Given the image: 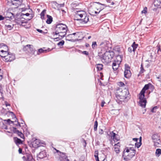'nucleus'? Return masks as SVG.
<instances>
[{
    "mask_svg": "<svg viewBox=\"0 0 161 161\" xmlns=\"http://www.w3.org/2000/svg\"><path fill=\"white\" fill-rule=\"evenodd\" d=\"M129 95V93L127 89L119 88L116 92L117 102L119 104H124L130 98Z\"/></svg>",
    "mask_w": 161,
    "mask_h": 161,
    "instance_id": "1",
    "label": "nucleus"
},
{
    "mask_svg": "<svg viewBox=\"0 0 161 161\" xmlns=\"http://www.w3.org/2000/svg\"><path fill=\"white\" fill-rule=\"evenodd\" d=\"M135 149V146L134 144H129L125 147L123 153V156L125 157L124 158L125 160H130L135 156L136 153Z\"/></svg>",
    "mask_w": 161,
    "mask_h": 161,
    "instance_id": "2",
    "label": "nucleus"
},
{
    "mask_svg": "<svg viewBox=\"0 0 161 161\" xmlns=\"http://www.w3.org/2000/svg\"><path fill=\"white\" fill-rule=\"evenodd\" d=\"M149 88V85L148 84L145 85L139 94V104L143 108L145 107L147 103L146 98H144V94L145 91L148 89Z\"/></svg>",
    "mask_w": 161,
    "mask_h": 161,
    "instance_id": "3",
    "label": "nucleus"
},
{
    "mask_svg": "<svg viewBox=\"0 0 161 161\" xmlns=\"http://www.w3.org/2000/svg\"><path fill=\"white\" fill-rule=\"evenodd\" d=\"M114 55V52L107 51L101 57V60L103 63H108L111 61Z\"/></svg>",
    "mask_w": 161,
    "mask_h": 161,
    "instance_id": "4",
    "label": "nucleus"
},
{
    "mask_svg": "<svg viewBox=\"0 0 161 161\" xmlns=\"http://www.w3.org/2000/svg\"><path fill=\"white\" fill-rule=\"evenodd\" d=\"M1 56L3 57L6 62H11L15 59V54L11 53H7V54Z\"/></svg>",
    "mask_w": 161,
    "mask_h": 161,
    "instance_id": "5",
    "label": "nucleus"
},
{
    "mask_svg": "<svg viewBox=\"0 0 161 161\" xmlns=\"http://www.w3.org/2000/svg\"><path fill=\"white\" fill-rule=\"evenodd\" d=\"M122 60L121 56L119 55L117 56L116 59L113 63L112 67L114 70H116L119 66V64Z\"/></svg>",
    "mask_w": 161,
    "mask_h": 161,
    "instance_id": "6",
    "label": "nucleus"
},
{
    "mask_svg": "<svg viewBox=\"0 0 161 161\" xmlns=\"http://www.w3.org/2000/svg\"><path fill=\"white\" fill-rule=\"evenodd\" d=\"M125 66L124 76L127 78H129L131 75V73L130 70V68L127 64H125Z\"/></svg>",
    "mask_w": 161,
    "mask_h": 161,
    "instance_id": "7",
    "label": "nucleus"
},
{
    "mask_svg": "<svg viewBox=\"0 0 161 161\" xmlns=\"http://www.w3.org/2000/svg\"><path fill=\"white\" fill-rule=\"evenodd\" d=\"M22 15H26V16H29L30 15H31V16H30V19H25L23 18H21L19 19V21H20V23H21L22 24H23L24 23H27V19H28V20H31V19H32L33 18V17L34 16V15L33 14H30L29 13H26L25 14H22L21 15V16Z\"/></svg>",
    "mask_w": 161,
    "mask_h": 161,
    "instance_id": "8",
    "label": "nucleus"
},
{
    "mask_svg": "<svg viewBox=\"0 0 161 161\" xmlns=\"http://www.w3.org/2000/svg\"><path fill=\"white\" fill-rule=\"evenodd\" d=\"M68 29L66 25L62 23H59L56 25L55 30H67Z\"/></svg>",
    "mask_w": 161,
    "mask_h": 161,
    "instance_id": "9",
    "label": "nucleus"
},
{
    "mask_svg": "<svg viewBox=\"0 0 161 161\" xmlns=\"http://www.w3.org/2000/svg\"><path fill=\"white\" fill-rule=\"evenodd\" d=\"M8 50V47L3 43L0 44V51L4 53L3 55L7 54V52Z\"/></svg>",
    "mask_w": 161,
    "mask_h": 161,
    "instance_id": "10",
    "label": "nucleus"
},
{
    "mask_svg": "<svg viewBox=\"0 0 161 161\" xmlns=\"http://www.w3.org/2000/svg\"><path fill=\"white\" fill-rule=\"evenodd\" d=\"M24 50L28 52H30L33 54H34L35 52V50L34 49L33 46L31 45H27L25 46L24 48Z\"/></svg>",
    "mask_w": 161,
    "mask_h": 161,
    "instance_id": "11",
    "label": "nucleus"
},
{
    "mask_svg": "<svg viewBox=\"0 0 161 161\" xmlns=\"http://www.w3.org/2000/svg\"><path fill=\"white\" fill-rule=\"evenodd\" d=\"M59 159L60 161H69L65 153H60L59 154Z\"/></svg>",
    "mask_w": 161,
    "mask_h": 161,
    "instance_id": "12",
    "label": "nucleus"
},
{
    "mask_svg": "<svg viewBox=\"0 0 161 161\" xmlns=\"http://www.w3.org/2000/svg\"><path fill=\"white\" fill-rule=\"evenodd\" d=\"M138 45L135 43V42H134L131 47H129L128 48V51L130 52L131 53L132 51L135 52L136 49L137 48Z\"/></svg>",
    "mask_w": 161,
    "mask_h": 161,
    "instance_id": "13",
    "label": "nucleus"
},
{
    "mask_svg": "<svg viewBox=\"0 0 161 161\" xmlns=\"http://www.w3.org/2000/svg\"><path fill=\"white\" fill-rule=\"evenodd\" d=\"M45 48L44 47L43 48H41L39 49L38 50V51L37 52V55H39L40 54L42 53H46L49 51H51L52 49H50V48H48L47 49H44Z\"/></svg>",
    "mask_w": 161,
    "mask_h": 161,
    "instance_id": "14",
    "label": "nucleus"
},
{
    "mask_svg": "<svg viewBox=\"0 0 161 161\" xmlns=\"http://www.w3.org/2000/svg\"><path fill=\"white\" fill-rule=\"evenodd\" d=\"M46 156V152L45 151L40 152L38 155V158L42 159Z\"/></svg>",
    "mask_w": 161,
    "mask_h": 161,
    "instance_id": "15",
    "label": "nucleus"
},
{
    "mask_svg": "<svg viewBox=\"0 0 161 161\" xmlns=\"http://www.w3.org/2000/svg\"><path fill=\"white\" fill-rule=\"evenodd\" d=\"M13 131L14 132L17 133L18 135L21 138H24V135L22 133L20 132L19 130H17L15 128H13Z\"/></svg>",
    "mask_w": 161,
    "mask_h": 161,
    "instance_id": "16",
    "label": "nucleus"
},
{
    "mask_svg": "<svg viewBox=\"0 0 161 161\" xmlns=\"http://www.w3.org/2000/svg\"><path fill=\"white\" fill-rule=\"evenodd\" d=\"M120 143L118 142L117 144H115L114 145V151L117 153L119 152Z\"/></svg>",
    "mask_w": 161,
    "mask_h": 161,
    "instance_id": "17",
    "label": "nucleus"
},
{
    "mask_svg": "<svg viewBox=\"0 0 161 161\" xmlns=\"http://www.w3.org/2000/svg\"><path fill=\"white\" fill-rule=\"evenodd\" d=\"M108 43L106 41H105L103 42H102L100 44V46H101V47L104 48L105 49H106L108 48Z\"/></svg>",
    "mask_w": 161,
    "mask_h": 161,
    "instance_id": "18",
    "label": "nucleus"
},
{
    "mask_svg": "<svg viewBox=\"0 0 161 161\" xmlns=\"http://www.w3.org/2000/svg\"><path fill=\"white\" fill-rule=\"evenodd\" d=\"M47 19L46 20V23L47 24H50L53 21V18L50 15H47Z\"/></svg>",
    "mask_w": 161,
    "mask_h": 161,
    "instance_id": "19",
    "label": "nucleus"
},
{
    "mask_svg": "<svg viewBox=\"0 0 161 161\" xmlns=\"http://www.w3.org/2000/svg\"><path fill=\"white\" fill-rule=\"evenodd\" d=\"M8 14L9 16L6 17V18H8V19L11 20L14 19L15 16L13 13H8Z\"/></svg>",
    "mask_w": 161,
    "mask_h": 161,
    "instance_id": "20",
    "label": "nucleus"
},
{
    "mask_svg": "<svg viewBox=\"0 0 161 161\" xmlns=\"http://www.w3.org/2000/svg\"><path fill=\"white\" fill-rule=\"evenodd\" d=\"M100 29L107 30L109 29L108 27L105 24H102L100 27Z\"/></svg>",
    "mask_w": 161,
    "mask_h": 161,
    "instance_id": "21",
    "label": "nucleus"
},
{
    "mask_svg": "<svg viewBox=\"0 0 161 161\" xmlns=\"http://www.w3.org/2000/svg\"><path fill=\"white\" fill-rule=\"evenodd\" d=\"M152 139L153 141V142L154 141H156L158 140H160L159 136L157 134H155L153 135L152 136Z\"/></svg>",
    "mask_w": 161,
    "mask_h": 161,
    "instance_id": "22",
    "label": "nucleus"
},
{
    "mask_svg": "<svg viewBox=\"0 0 161 161\" xmlns=\"http://www.w3.org/2000/svg\"><path fill=\"white\" fill-rule=\"evenodd\" d=\"M26 161H35L32 156L30 154L27 155Z\"/></svg>",
    "mask_w": 161,
    "mask_h": 161,
    "instance_id": "23",
    "label": "nucleus"
},
{
    "mask_svg": "<svg viewBox=\"0 0 161 161\" xmlns=\"http://www.w3.org/2000/svg\"><path fill=\"white\" fill-rule=\"evenodd\" d=\"M14 141L15 143L17 145L22 143V142L20 139H19L17 137H15L14 138Z\"/></svg>",
    "mask_w": 161,
    "mask_h": 161,
    "instance_id": "24",
    "label": "nucleus"
},
{
    "mask_svg": "<svg viewBox=\"0 0 161 161\" xmlns=\"http://www.w3.org/2000/svg\"><path fill=\"white\" fill-rule=\"evenodd\" d=\"M81 20H83V22L84 23H87L89 20V18L88 16H87L85 15H84V18L81 19Z\"/></svg>",
    "mask_w": 161,
    "mask_h": 161,
    "instance_id": "25",
    "label": "nucleus"
},
{
    "mask_svg": "<svg viewBox=\"0 0 161 161\" xmlns=\"http://www.w3.org/2000/svg\"><path fill=\"white\" fill-rule=\"evenodd\" d=\"M154 143V146L157 147H158L160 145V140H158L156 141H154L153 142Z\"/></svg>",
    "mask_w": 161,
    "mask_h": 161,
    "instance_id": "26",
    "label": "nucleus"
},
{
    "mask_svg": "<svg viewBox=\"0 0 161 161\" xmlns=\"http://www.w3.org/2000/svg\"><path fill=\"white\" fill-rule=\"evenodd\" d=\"M156 156L159 157L161 154V149H157L155 152Z\"/></svg>",
    "mask_w": 161,
    "mask_h": 161,
    "instance_id": "27",
    "label": "nucleus"
},
{
    "mask_svg": "<svg viewBox=\"0 0 161 161\" xmlns=\"http://www.w3.org/2000/svg\"><path fill=\"white\" fill-rule=\"evenodd\" d=\"M46 12V10L45 9H44L40 14L41 18L42 19H43L44 18Z\"/></svg>",
    "mask_w": 161,
    "mask_h": 161,
    "instance_id": "28",
    "label": "nucleus"
},
{
    "mask_svg": "<svg viewBox=\"0 0 161 161\" xmlns=\"http://www.w3.org/2000/svg\"><path fill=\"white\" fill-rule=\"evenodd\" d=\"M103 65L101 64H98L97 65V68L98 70H101L103 69Z\"/></svg>",
    "mask_w": 161,
    "mask_h": 161,
    "instance_id": "29",
    "label": "nucleus"
},
{
    "mask_svg": "<svg viewBox=\"0 0 161 161\" xmlns=\"http://www.w3.org/2000/svg\"><path fill=\"white\" fill-rule=\"evenodd\" d=\"M82 34V32H77L76 33H73L72 34H70L69 35V36H72V35H75L76 36H78V37H79V35H80V34Z\"/></svg>",
    "mask_w": 161,
    "mask_h": 161,
    "instance_id": "30",
    "label": "nucleus"
},
{
    "mask_svg": "<svg viewBox=\"0 0 161 161\" xmlns=\"http://www.w3.org/2000/svg\"><path fill=\"white\" fill-rule=\"evenodd\" d=\"M94 157L95 158L96 160H98L99 159L98 157V151H95L94 153Z\"/></svg>",
    "mask_w": 161,
    "mask_h": 161,
    "instance_id": "31",
    "label": "nucleus"
},
{
    "mask_svg": "<svg viewBox=\"0 0 161 161\" xmlns=\"http://www.w3.org/2000/svg\"><path fill=\"white\" fill-rule=\"evenodd\" d=\"M98 126V123L97 121H96L94 123V131H96L97 129V127Z\"/></svg>",
    "mask_w": 161,
    "mask_h": 161,
    "instance_id": "32",
    "label": "nucleus"
},
{
    "mask_svg": "<svg viewBox=\"0 0 161 161\" xmlns=\"http://www.w3.org/2000/svg\"><path fill=\"white\" fill-rule=\"evenodd\" d=\"M97 46V44L96 42H93L92 45V48L93 49H95L96 48Z\"/></svg>",
    "mask_w": 161,
    "mask_h": 161,
    "instance_id": "33",
    "label": "nucleus"
},
{
    "mask_svg": "<svg viewBox=\"0 0 161 161\" xmlns=\"http://www.w3.org/2000/svg\"><path fill=\"white\" fill-rule=\"evenodd\" d=\"M64 42L63 40L61 41L58 43L57 45L59 46H63L64 44Z\"/></svg>",
    "mask_w": 161,
    "mask_h": 161,
    "instance_id": "34",
    "label": "nucleus"
},
{
    "mask_svg": "<svg viewBox=\"0 0 161 161\" xmlns=\"http://www.w3.org/2000/svg\"><path fill=\"white\" fill-rule=\"evenodd\" d=\"M141 144L140 142H139L137 143L136 142L135 143V145H134L135 146V148L136 147L137 148H139L141 145Z\"/></svg>",
    "mask_w": 161,
    "mask_h": 161,
    "instance_id": "35",
    "label": "nucleus"
},
{
    "mask_svg": "<svg viewBox=\"0 0 161 161\" xmlns=\"http://www.w3.org/2000/svg\"><path fill=\"white\" fill-rule=\"evenodd\" d=\"M118 85L120 86V87H122L125 86V84L122 82H119L118 83Z\"/></svg>",
    "mask_w": 161,
    "mask_h": 161,
    "instance_id": "36",
    "label": "nucleus"
},
{
    "mask_svg": "<svg viewBox=\"0 0 161 161\" xmlns=\"http://www.w3.org/2000/svg\"><path fill=\"white\" fill-rule=\"evenodd\" d=\"M156 78L158 79V80L159 81L160 85L161 86V75L156 76Z\"/></svg>",
    "mask_w": 161,
    "mask_h": 161,
    "instance_id": "37",
    "label": "nucleus"
},
{
    "mask_svg": "<svg viewBox=\"0 0 161 161\" xmlns=\"http://www.w3.org/2000/svg\"><path fill=\"white\" fill-rule=\"evenodd\" d=\"M140 69H141V70H140V74L143 73L144 72V71H145V70L143 69V67L142 64L141 65Z\"/></svg>",
    "mask_w": 161,
    "mask_h": 161,
    "instance_id": "38",
    "label": "nucleus"
},
{
    "mask_svg": "<svg viewBox=\"0 0 161 161\" xmlns=\"http://www.w3.org/2000/svg\"><path fill=\"white\" fill-rule=\"evenodd\" d=\"M4 121H6L9 124L13 123V121H11L10 119H6L4 120Z\"/></svg>",
    "mask_w": 161,
    "mask_h": 161,
    "instance_id": "39",
    "label": "nucleus"
},
{
    "mask_svg": "<svg viewBox=\"0 0 161 161\" xmlns=\"http://www.w3.org/2000/svg\"><path fill=\"white\" fill-rule=\"evenodd\" d=\"M147 8L145 7L144 8V9L142 11V13L146 14L147 12Z\"/></svg>",
    "mask_w": 161,
    "mask_h": 161,
    "instance_id": "40",
    "label": "nucleus"
},
{
    "mask_svg": "<svg viewBox=\"0 0 161 161\" xmlns=\"http://www.w3.org/2000/svg\"><path fill=\"white\" fill-rule=\"evenodd\" d=\"M0 31V36H1L2 35H5L7 33V31Z\"/></svg>",
    "mask_w": 161,
    "mask_h": 161,
    "instance_id": "41",
    "label": "nucleus"
},
{
    "mask_svg": "<svg viewBox=\"0 0 161 161\" xmlns=\"http://www.w3.org/2000/svg\"><path fill=\"white\" fill-rule=\"evenodd\" d=\"M80 51H81L83 54L87 55L89 54L88 52L86 51H81L80 50H79Z\"/></svg>",
    "mask_w": 161,
    "mask_h": 161,
    "instance_id": "42",
    "label": "nucleus"
},
{
    "mask_svg": "<svg viewBox=\"0 0 161 161\" xmlns=\"http://www.w3.org/2000/svg\"><path fill=\"white\" fill-rule=\"evenodd\" d=\"M110 135L112 137H113V138H114V137L115 136L116 134L115 133L113 132V131L111 132H110Z\"/></svg>",
    "mask_w": 161,
    "mask_h": 161,
    "instance_id": "43",
    "label": "nucleus"
},
{
    "mask_svg": "<svg viewBox=\"0 0 161 161\" xmlns=\"http://www.w3.org/2000/svg\"><path fill=\"white\" fill-rule=\"evenodd\" d=\"M157 107H155L153 108L151 110V111L152 112H156V109H157Z\"/></svg>",
    "mask_w": 161,
    "mask_h": 161,
    "instance_id": "44",
    "label": "nucleus"
},
{
    "mask_svg": "<svg viewBox=\"0 0 161 161\" xmlns=\"http://www.w3.org/2000/svg\"><path fill=\"white\" fill-rule=\"evenodd\" d=\"M22 11H25L27 9H29V12H30V11H32V9H30L29 8H22Z\"/></svg>",
    "mask_w": 161,
    "mask_h": 161,
    "instance_id": "45",
    "label": "nucleus"
},
{
    "mask_svg": "<svg viewBox=\"0 0 161 161\" xmlns=\"http://www.w3.org/2000/svg\"><path fill=\"white\" fill-rule=\"evenodd\" d=\"M104 8H102V7L101 8H100V10H99V12H97L95 11V13L96 14H98L101 10H102Z\"/></svg>",
    "mask_w": 161,
    "mask_h": 161,
    "instance_id": "46",
    "label": "nucleus"
},
{
    "mask_svg": "<svg viewBox=\"0 0 161 161\" xmlns=\"http://www.w3.org/2000/svg\"><path fill=\"white\" fill-rule=\"evenodd\" d=\"M7 29H8L9 30H10L12 29L11 26L9 25H7Z\"/></svg>",
    "mask_w": 161,
    "mask_h": 161,
    "instance_id": "47",
    "label": "nucleus"
},
{
    "mask_svg": "<svg viewBox=\"0 0 161 161\" xmlns=\"http://www.w3.org/2000/svg\"><path fill=\"white\" fill-rule=\"evenodd\" d=\"M5 18V17H4L0 14V21L4 19Z\"/></svg>",
    "mask_w": 161,
    "mask_h": 161,
    "instance_id": "48",
    "label": "nucleus"
},
{
    "mask_svg": "<svg viewBox=\"0 0 161 161\" xmlns=\"http://www.w3.org/2000/svg\"><path fill=\"white\" fill-rule=\"evenodd\" d=\"M103 130L102 129H100L99 131V134H103Z\"/></svg>",
    "mask_w": 161,
    "mask_h": 161,
    "instance_id": "49",
    "label": "nucleus"
},
{
    "mask_svg": "<svg viewBox=\"0 0 161 161\" xmlns=\"http://www.w3.org/2000/svg\"><path fill=\"white\" fill-rule=\"evenodd\" d=\"M78 15H79L80 17L82 18H84V15H85V14H78Z\"/></svg>",
    "mask_w": 161,
    "mask_h": 161,
    "instance_id": "50",
    "label": "nucleus"
},
{
    "mask_svg": "<svg viewBox=\"0 0 161 161\" xmlns=\"http://www.w3.org/2000/svg\"><path fill=\"white\" fill-rule=\"evenodd\" d=\"M105 103V102L104 101H102L101 103V106L102 107L104 106V105Z\"/></svg>",
    "mask_w": 161,
    "mask_h": 161,
    "instance_id": "51",
    "label": "nucleus"
},
{
    "mask_svg": "<svg viewBox=\"0 0 161 161\" xmlns=\"http://www.w3.org/2000/svg\"><path fill=\"white\" fill-rule=\"evenodd\" d=\"M22 152V149L21 148H19V153H21Z\"/></svg>",
    "mask_w": 161,
    "mask_h": 161,
    "instance_id": "52",
    "label": "nucleus"
},
{
    "mask_svg": "<svg viewBox=\"0 0 161 161\" xmlns=\"http://www.w3.org/2000/svg\"><path fill=\"white\" fill-rule=\"evenodd\" d=\"M132 139L133 141L135 142H137L138 140V139L137 138H133Z\"/></svg>",
    "mask_w": 161,
    "mask_h": 161,
    "instance_id": "53",
    "label": "nucleus"
},
{
    "mask_svg": "<svg viewBox=\"0 0 161 161\" xmlns=\"http://www.w3.org/2000/svg\"><path fill=\"white\" fill-rule=\"evenodd\" d=\"M64 3H63V4H59L58 5V6H59L60 7H63L64 6Z\"/></svg>",
    "mask_w": 161,
    "mask_h": 161,
    "instance_id": "54",
    "label": "nucleus"
},
{
    "mask_svg": "<svg viewBox=\"0 0 161 161\" xmlns=\"http://www.w3.org/2000/svg\"><path fill=\"white\" fill-rule=\"evenodd\" d=\"M5 104L6 106V107H7L8 106H10V104H9L8 103H7V102H5Z\"/></svg>",
    "mask_w": 161,
    "mask_h": 161,
    "instance_id": "55",
    "label": "nucleus"
},
{
    "mask_svg": "<svg viewBox=\"0 0 161 161\" xmlns=\"http://www.w3.org/2000/svg\"><path fill=\"white\" fill-rule=\"evenodd\" d=\"M61 11L63 13L65 14L66 13V12L65 11V10L64 9H61Z\"/></svg>",
    "mask_w": 161,
    "mask_h": 161,
    "instance_id": "56",
    "label": "nucleus"
},
{
    "mask_svg": "<svg viewBox=\"0 0 161 161\" xmlns=\"http://www.w3.org/2000/svg\"><path fill=\"white\" fill-rule=\"evenodd\" d=\"M102 5L104 6L105 7H109L108 6H107L106 4H102Z\"/></svg>",
    "mask_w": 161,
    "mask_h": 161,
    "instance_id": "57",
    "label": "nucleus"
},
{
    "mask_svg": "<svg viewBox=\"0 0 161 161\" xmlns=\"http://www.w3.org/2000/svg\"><path fill=\"white\" fill-rule=\"evenodd\" d=\"M38 32L42 33H46L47 32H43V31H38Z\"/></svg>",
    "mask_w": 161,
    "mask_h": 161,
    "instance_id": "58",
    "label": "nucleus"
},
{
    "mask_svg": "<svg viewBox=\"0 0 161 161\" xmlns=\"http://www.w3.org/2000/svg\"><path fill=\"white\" fill-rule=\"evenodd\" d=\"M117 51H118V52H119V53H120V48H117Z\"/></svg>",
    "mask_w": 161,
    "mask_h": 161,
    "instance_id": "59",
    "label": "nucleus"
},
{
    "mask_svg": "<svg viewBox=\"0 0 161 161\" xmlns=\"http://www.w3.org/2000/svg\"><path fill=\"white\" fill-rule=\"evenodd\" d=\"M17 126H20V123H19L18 122L17 124L16 125Z\"/></svg>",
    "mask_w": 161,
    "mask_h": 161,
    "instance_id": "60",
    "label": "nucleus"
},
{
    "mask_svg": "<svg viewBox=\"0 0 161 161\" xmlns=\"http://www.w3.org/2000/svg\"><path fill=\"white\" fill-rule=\"evenodd\" d=\"M54 39L55 41H58V38H54Z\"/></svg>",
    "mask_w": 161,
    "mask_h": 161,
    "instance_id": "61",
    "label": "nucleus"
},
{
    "mask_svg": "<svg viewBox=\"0 0 161 161\" xmlns=\"http://www.w3.org/2000/svg\"><path fill=\"white\" fill-rule=\"evenodd\" d=\"M86 47H88L89 46V45L88 44L86 43Z\"/></svg>",
    "mask_w": 161,
    "mask_h": 161,
    "instance_id": "62",
    "label": "nucleus"
},
{
    "mask_svg": "<svg viewBox=\"0 0 161 161\" xmlns=\"http://www.w3.org/2000/svg\"><path fill=\"white\" fill-rule=\"evenodd\" d=\"M10 113L12 114V115H13V116H14V113L13 112H9Z\"/></svg>",
    "mask_w": 161,
    "mask_h": 161,
    "instance_id": "63",
    "label": "nucleus"
},
{
    "mask_svg": "<svg viewBox=\"0 0 161 161\" xmlns=\"http://www.w3.org/2000/svg\"><path fill=\"white\" fill-rule=\"evenodd\" d=\"M106 1L108 3H110L111 2V1L110 0H106Z\"/></svg>",
    "mask_w": 161,
    "mask_h": 161,
    "instance_id": "64",
    "label": "nucleus"
}]
</instances>
